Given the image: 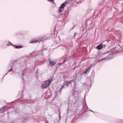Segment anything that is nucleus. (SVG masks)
Instances as JSON below:
<instances>
[{
	"label": "nucleus",
	"mask_w": 123,
	"mask_h": 123,
	"mask_svg": "<svg viewBox=\"0 0 123 123\" xmlns=\"http://www.w3.org/2000/svg\"><path fill=\"white\" fill-rule=\"evenodd\" d=\"M13 46H15V48H20L22 47V46H17L15 45H13Z\"/></svg>",
	"instance_id": "obj_12"
},
{
	"label": "nucleus",
	"mask_w": 123,
	"mask_h": 123,
	"mask_svg": "<svg viewBox=\"0 0 123 123\" xmlns=\"http://www.w3.org/2000/svg\"><path fill=\"white\" fill-rule=\"evenodd\" d=\"M59 119H60V118H61V116H60V115L59 114Z\"/></svg>",
	"instance_id": "obj_26"
},
{
	"label": "nucleus",
	"mask_w": 123,
	"mask_h": 123,
	"mask_svg": "<svg viewBox=\"0 0 123 123\" xmlns=\"http://www.w3.org/2000/svg\"><path fill=\"white\" fill-rule=\"evenodd\" d=\"M16 61H13L12 62V64H14V62H15Z\"/></svg>",
	"instance_id": "obj_18"
},
{
	"label": "nucleus",
	"mask_w": 123,
	"mask_h": 123,
	"mask_svg": "<svg viewBox=\"0 0 123 123\" xmlns=\"http://www.w3.org/2000/svg\"><path fill=\"white\" fill-rule=\"evenodd\" d=\"M75 100H73L72 99H71L70 100H69L67 101V106H68V109L72 110L74 109L75 107Z\"/></svg>",
	"instance_id": "obj_1"
},
{
	"label": "nucleus",
	"mask_w": 123,
	"mask_h": 123,
	"mask_svg": "<svg viewBox=\"0 0 123 123\" xmlns=\"http://www.w3.org/2000/svg\"><path fill=\"white\" fill-rule=\"evenodd\" d=\"M8 72V71L7 73H6V74L4 76H5L8 73V72Z\"/></svg>",
	"instance_id": "obj_28"
},
{
	"label": "nucleus",
	"mask_w": 123,
	"mask_h": 123,
	"mask_svg": "<svg viewBox=\"0 0 123 123\" xmlns=\"http://www.w3.org/2000/svg\"><path fill=\"white\" fill-rule=\"evenodd\" d=\"M121 48L122 49V51H123V46H122V47H121Z\"/></svg>",
	"instance_id": "obj_23"
},
{
	"label": "nucleus",
	"mask_w": 123,
	"mask_h": 123,
	"mask_svg": "<svg viewBox=\"0 0 123 123\" xmlns=\"http://www.w3.org/2000/svg\"><path fill=\"white\" fill-rule=\"evenodd\" d=\"M77 35V34L76 33H75L74 34V37H75L76 35Z\"/></svg>",
	"instance_id": "obj_21"
},
{
	"label": "nucleus",
	"mask_w": 123,
	"mask_h": 123,
	"mask_svg": "<svg viewBox=\"0 0 123 123\" xmlns=\"http://www.w3.org/2000/svg\"><path fill=\"white\" fill-rule=\"evenodd\" d=\"M5 107H3V108H2V109H3V108H4Z\"/></svg>",
	"instance_id": "obj_33"
},
{
	"label": "nucleus",
	"mask_w": 123,
	"mask_h": 123,
	"mask_svg": "<svg viewBox=\"0 0 123 123\" xmlns=\"http://www.w3.org/2000/svg\"><path fill=\"white\" fill-rule=\"evenodd\" d=\"M64 9V8H59V9L58 10L57 12L59 13H60L63 11Z\"/></svg>",
	"instance_id": "obj_9"
},
{
	"label": "nucleus",
	"mask_w": 123,
	"mask_h": 123,
	"mask_svg": "<svg viewBox=\"0 0 123 123\" xmlns=\"http://www.w3.org/2000/svg\"><path fill=\"white\" fill-rule=\"evenodd\" d=\"M73 96H74V98H75L76 99V98H75V96L74 95V94H73Z\"/></svg>",
	"instance_id": "obj_27"
},
{
	"label": "nucleus",
	"mask_w": 123,
	"mask_h": 123,
	"mask_svg": "<svg viewBox=\"0 0 123 123\" xmlns=\"http://www.w3.org/2000/svg\"><path fill=\"white\" fill-rule=\"evenodd\" d=\"M88 110L89 111H92L93 112H94V111H92V110Z\"/></svg>",
	"instance_id": "obj_25"
},
{
	"label": "nucleus",
	"mask_w": 123,
	"mask_h": 123,
	"mask_svg": "<svg viewBox=\"0 0 123 123\" xmlns=\"http://www.w3.org/2000/svg\"><path fill=\"white\" fill-rule=\"evenodd\" d=\"M51 81V80H49L44 81L43 82V84L41 86L42 88H47L49 85L50 84Z\"/></svg>",
	"instance_id": "obj_4"
},
{
	"label": "nucleus",
	"mask_w": 123,
	"mask_h": 123,
	"mask_svg": "<svg viewBox=\"0 0 123 123\" xmlns=\"http://www.w3.org/2000/svg\"><path fill=\"white\" fill-rule=\"evenodd\" d=\"M123 123V120H119L117 123Z\"/></svg>",
	"instance_id": "obj_15"
},
{
	"label": "nucleus",
	"mask_w": 123,
	"mask_h": 123,
	"mask_svg": "<svg viewBox=\"0 0 123 123\" xmlns=\"http://www.w3.org/2000/svg\"><path fill=\"white\" fill-rule=\"evenodd\" d=\"M56 122H57V123H59L60 122V121L58 120H57L56 121Z\"/></svg>",
	"instance_id": "obj_22"
},
{
	"label": "nucleus",
	"mask_w": 123,
	"mask_h": 123,
	"mask_svg": "<svg viewBox=\"0 0 123 123\" xmlns=\"http://www.w3.org/2000/svg\"><path fill=\"white\" fill-rule=\"evenodd\" d=\"M21 74H22V76H23V74L22 73Z\"/></svg>",
	"instance_id": "obj_32"
},
{
	"label": "nucleus",
	"mask_w": 123,
	"mask_h": 123,
	"mask_svg": "<svg viewBox=\"0 0 123 123\" xmlns=\"http://www.w3.org/2000/svg\"><path fill=\"white\" fill-rule=\"evenodd\" d=\"M32 53H31V54H32Z\"/></svg>",
	"instance_id": "obj_35"
},
{
	"label": "nucleus",
	"mask_w": 123,
	"mask_h": 123,
	"mask_svg": "<svg viewBox=\"0 0 123 123\" xmlns=\"http://www.w3.org/2000/svg\"><path fill=\"white\" fill-rule=\"evenodd\" d=\"M19 95V94H18V96Z\"/></svg>",
	"instance_id": "obj_31"
},
{
	"label": "nucleus",
	"mask_w": 123,
	"mask_h": 123,
	"mask_svg": "<svg viewBox=\"0 0 123 123\" xmlns=\"http://www.w3.org/2000/svg\"><path fill=\"white\" fill-rule=\"evenodd\" d=\"M86 107H87V108H88V106H86Z\"/></svg>",
	"instance_id": "obj_34"
},
{
	"label": "nucleus",
	"mask_w": 123,
	"mask_h": 123,
	"mask_svg": "<svg viewBox=\"0 0 123 123\" xmlns=\"http://www.w3.org/2000/svg\"><path fill=\"white\" fill-rule=\"evenodd\" d=\"M48 1H50L52 2H54V0H47Z\"/></svg>",
	"instance_id": "obj_17"
},
{
	"label": "nucleus",
	"mask_w": 123,
	"mask_h": 123,
	"mask_svg": "<svg viewBox=\"0 0 123 123\" xmlns=\"http://www.w3.org/2000/svg\"><path fill=\"white\" fill-rule=\"evenodd\" d=\"M68 86V83L67 82H64L63 84V86H62V87L60 89V91L61 92V90L64 87H65V88H66V87Z\"/></svg>",
	"instance_id": "obj_7"
},
{
	"label": "nucleus",
	"mask_w": 123,
	"mask_h": 123,
	"mask_svg": "<svg viewBox=\"0 0 123 123\" xmlns=\"http://www.w3.org/2000/svg\"><path fill=\"white\" fill-rule=\"evenodd\" d=\"M49 65L51 66L54 65L55 64V62L54 61L51 62V60H50L48 61Z\"/></svg>",
	"instance_id": "obj_8"
},
{
	"label": "nucleus",
	"mask_w": 123,
	"mask_h": 123,
	"mask_svg": "<svg viewBox=\"0 0 123 123\" xmlns=\"http://www.w3.org/2000/svg\"><path fill=\"white\" fill-rule=\"evenodd\" d=\"M114 52L111 51V52L110 54L109 55H107V56L103 58L100 60V61H102L103 60H108L112 58L113 56L112 55H114Z\"/></svg>",
	"instance_id": "obj_3"
},
{
	"label": "nucleus",
	"mask_w": 123,
	"mask_h": 123,
	"mask_svg": "<svg viewBox=\"0 0 123 123\" xmlns=\"http://www.w3.org/2000/svg\"><path fill=\"white\" fill-rule=\"evenodd\" d=\"M6 44V45L7 46H9L10 45H13V44L12 43L9 41H5L4 42Z\"/></svg>",
	"instance_id": "obj_6"
},
{
	"label": "nucleus",
	"mask_w": 123,
	"mask_h": 123,
	"mask_svg": "<svg viewBox=\"0 0 123 123\" xmlns=\"http://www.w3.org/2000/svg\"><path fill=\"white\" fill-rule=\"evenodd\" d=\"M74 28H73V27L70 30H72Z\"/></svg>",
	"instance_id": "obj_29"
},
{
	"label": "nucleus",
	"mask_w": 123,
	"mask_h": 123,
	"mask_svg": "<svg viewBox=\"0 0 123 123\" xmlns=\"http://www.w3.org/2000/svg\"><path fill=\"white\" fill-rule=\"evenodd\" d=\"M10 71L14 72V71L13 70V68H12V67H11L10 69L8 70V72H10Z\"/></svg>",
	"instance_id": "obj_16"
},
{
	"label": "nucleus",
	"mask_w": 123,
	"mask_h": 123,
	"mask_svg": "<svg viewBox=\"0 0 123 123\" xmlns=\"http://www.w3.org/2000/svg\"><path fill=\"white\" fill-rule=\"evenodd\" d=\"M90 67H88L87 69L82 74V75H83L84 74H88L90 71Z\"/></svg>",
	"instance_id": "obj_5"
},
{
	"label": "nucleus",
	"mask_w": 123,
	"mask_h": 123,
	"mask_svg": "<svg viewBox=\"0 0 123 123\" xmlns=\"http://www.w3.org/2000/svg\"><path fill=\"white\" fill-rule=\"evenodd\" d=\"M108 42L107 41H104L100 44L98 45L96 47L98 49L100 50L103 48H105L106 46V44Z\"/></svg>",
	"instance_id": "obj_2"
},
{
	"label": "nucleus",
	"mask_w": 123,
	"mask_h": 123,
	"mask_svg": "<svg viewBox=\"0 0 123 123\" xmlns=\"http://www.w3.org/2000/svg\"><path fill=\"white\" fill-rule=\"evenodd\" d=\"M39 42L38 40H32L31 42H30V43H35Z\"/></svg>",
	"instance_id": "obj_11"
},
{
	"label": "nucleus",
	"mask_w": 123,
	"mask_h": 123,
	"mask_svg": "<svg viewBox=\"0 0 123 123\" xmlns=\"http://www.w3.org/2000/svg\"><path fill=\"white\" fill-rule=\"evenodd\" d=\"M74 81V80H70L68 81L67 82L68 85L70 83H71L72 82Z\"/></svg>",
	"instance_id": "obj_13"
},
{
	"label": "nucleus",
	"mask_w": 123,
	"mask_h": 123,
	"mask_svg": "<svg viewBox=\"0 0 123 123\" xmlns=\"http://www.w3.org/2000/svg\"><path fill=\"white\" fill-rule=\"evenodd\" d=\"M76 26V25H74L73 26V28H74Z\"/></svg>",
	"instance_id": "obj_20"
},
{
	"label": "nucleus",
	"mask_w": 123,
	"mask_h": 123,
	"mask_svg": "<svg viewBox=\"0 0 123 123\" xmlns=\"http://www.w3.org/2000/svg\"><path fill=\"white\" fill-rule=\"evenodd\" d=\"M95 65L96 64L95 63H93L91 64L89 67H90V68L91 69L92 67L95 66Z\"/></svg>",
	"instance_id": "obj_14"
},
{
	"label": "nucleus",
	"mask_w": 123,
	"mask_h": 123,
	"mask_svg": "<svg viewBox=\"0 0 123 123\" xmlns=\"http://www.w3.org/2000/svg\"><path fill=\"white\" fill-rule=\"evenodd\" d=\"M21 93H22H22H23V92H22V91H21Z\"/></svg>",
	"instance_id": "obj_30"
},
{
	"label": "nucleus",
	"mask_w": 123,
	"mask_h": 123,
	"mask_svg": "<svg viewBox=\"0 0 123 123\" xmlns=\"http://www.w3.org/2000/svg\"><path fill=\"white\" fill-rule=\"evenodd\" d=\"M63 63H60L59 64V65H62V64H63Z\"/></svg>",
	"instance_id": "obj_24"
},
{
	"label": "nucleus",
	"mask_w": 123,
	"mask_h": 123,
	"mask_svg": "<svg viewBox=\"0 0 123 123\" xmlns=\"http://www.w3.org/2000/svg\"><path fill=\"white\" fill-rule=\"evenodd\" d=\"M67 3L66 2H64L62 4L60 8H64L65 6L66 5Z\"/></svg>",
	"instance_id": "obj_10"
},
{
	"label": "nucleus",
	"mask_w": 123,
	"mask_h": 123,
	"mask_svg": "<svg viewBox=\"0 0 123 123\" xmlns=\"http://www.w3.org/2000/svg\"><path fill=\"white\" fill-rule=\"evenodd\" d=\"M66 60H64L63 62V63H64L65 62H66Z\"/></svg>",
	"instance_id": "obj_19"
}]
</instances>
